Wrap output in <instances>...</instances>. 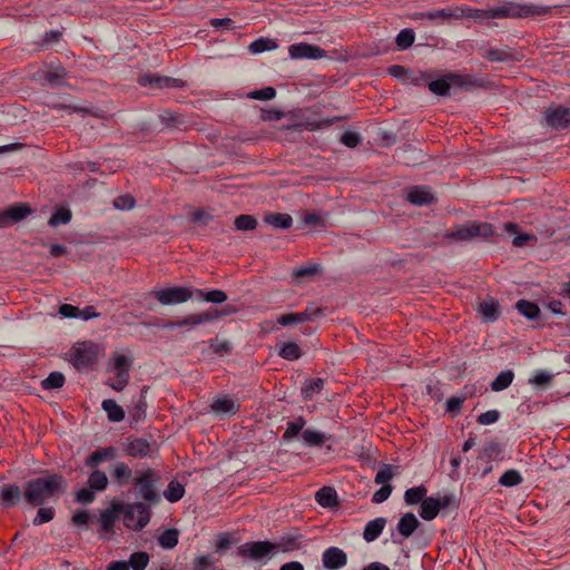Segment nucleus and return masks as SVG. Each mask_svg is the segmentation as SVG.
<instances>
[{
    "mask_svg": "<svg viewBox=\"0 0 570 570\" xmlns=\"http://www.w3.org/2000/svg\"><path fill=\"white\" fill-rule=\"evenodd\" d=\"M159 473L154 469L137 470L132 479L136 488V495L141 498L149 507L156 505L160 501L158 492Z\"/></svg>",
    "mask_w": 570,
    "mask_h": 570,
    "instance_id": "obj_2",
    "label": "nucleus"
},
{
    "mask_svg": "<svg viewBox=\"0 0 570 570\" xmlns=\"http://www.w3.org/2000/svg\"><path fill=\"white\" fill-rule=\"evenodd\" d=\"M419 524H420V522H419L417 518L413 513L409 512V513H405L399 520L397 531L404 538H409L417 529Z\"/></svg>",
    "mask_w": 570,
    "mask_h": 570,
    "instance_id": "obj_26",
    "label": "nucleus"
},
{
    "mask_svg": "<svg viewBox=\"0 0 570 570\" xmlns=\"http://www.w3.org/2000/svg\"><path fill=\"white\" fill-rule=\"evenodd\" d=\"M237 553L244 559L266 563L277 554V546L269 541H252L239 546Z\"/></svg>",
    "mask_w": 570,
    "mask_h": 570,
    "instance_id": "obj_5",
    "label": "nucleus"
},
{
    "mask_svg": "<svg viewBox=\"0 0 570 570\" xmlns=\"http://www.w3.org/2000/svg\"><path fill=\"white\" fill-rule=\"evenodd\" d=\"M396 474L395 468L390 464H384L376 473L374 482L376 484L385 485L387 484L393 476Z\"/></svg>",
    "mask_w": 570,
    "mask_h": 570,
    "instance_id": "obj_52",
    "label": "nucleus"
},
{
    "mask_svg": "<svg viewBox=\"0 0 570 570\" xmlns=\"http://www.w3.org/2000/svg\"><path fill=\"white\" fill-rule=\"evenodd\" d=\"M112 479L115 482L120 485H127L134 479L132 470L125 462H117L112 466L111 472Z\"/></svg>",
    "mask_w": 570,
    "mask_h": 570,
    "instance_id": "obj_25",
    "label": "nucleus"
},
{
    "mask_svg": "<svg viewBox=\"0 0 570 570\" xmlns=\"http://www.w3.org/2000/svg\"><path fill=\"white\" fill-rule=\"evenodd\" d=\"M101 406L107 413L109 421L121 422L124 420L125 412L114 400H104Z\"/></svg>",
    "mask_w": 570,
    "mask_h": 570,
    "instance_id": "obj_31",
    "label": "nucleus"
},
{
    "mask_svg": "<svg viewBox=\"0 0 570 570\" xmlns=\"http://www.w3.org/2000/svg\"><path fill=\"white\" fill-rule=\"evenodd\" d=\"M386 524V520L384 518H376L370 522L364 528L363 538L367 542H372L380 537L384 527Z\"/></svg>",
    "mask_w": 570,
    "mask_h": 570,
    "instance_id": "obj_27",
    "label": "nucleus"
},
{
    "mask_svg": "<svg viewBox=\"0 0 570 570\" xmlns=\"http://www.w3.org/2000/svg\"><path fill=\"white\" fill-rule=\"evenodd\" d=\"M504 230L514 234L515 236L512 239V244L515 247H523L528 243L535 244L537 236L530 233H518V225L513 223L504 224Z\"/></svg>",
    "mask_w": 570,
    "mask_h": 570,
    "instance_id": "obj_24",
    "label": "nucleus"
},
{
    "mask_svg": "<svg viewBox=\"0 0 570 570\" xmlns=\"http://www.w3.org/2000/svg\"><path fill=\"white\" fill-rule=\"evenodd\" d=\"M114 508L122 513L124 524L130 530L140 531L150 521L151 510L147 503H114Z\"/></svg>",
    "mask_w": 570,
    "mask_h": 570,
    "instance_id": "obj_3",
    "label": "nucleus"
},
{
    "mask_svg": "<svg viewBox=\"0 0 570 570\" xmlns=\"http://www.w3.org/2000/svg\"><path fill=\"white\" fill-rule=\"evenodd\" d=\"M138 82L140 86H150L153 88H178L180 87V80L163 77L157 73H146L139 77Z\"/></svg>",
    "mask_w": 570,
    "mask_h": 570,
    "instance_id": "obj_17",
    "label": "nucleus"
},
{
    "mask_svg": "<svg viewBox=\"0 0 570 570\" xmlns=\"http://www.w3.org/2000/svg\"><path fill=\"white\" fill-rule=\"evenodd\" d=\"M302 439L308 446H320L328 440V436L320 431L304 430L302 432Z\"/></svg>",
    "mask_w": 570,
    "mask_h": 570,
    "instance_id": "obj_34",
    "label": "nucleus"
},
{
    "mask_svg": "<svg viewBox=\"0 0 570 570\" xmlns=\"http://www.w3.org/2000/svg\"><path fill=\"white\" fill-rule=\"evenodd\" d=\"M478 83V80L470 75L448 73L443 78L429 83V89L439 96H445L452 86L469 87Z\"/></svg>",
    "mask_w": 570,
    "mask_h": 570,
    "instance_id": "obj_7",
    "label": "nucleus"
},
{
    "mask_svg": "<svg viewBox=\"0 0 570 570\" xmlns=\"http://www.w3.org/2000/svg\"><path fill=\"white\" fill-rule=\"evenodd\" d=\"M185 494V489L183 484H180L178 481H171L167 489L164 491V497L169 502H177L179 501Z\"/></svg>",
    "mask_w": 570,
    "mask_h": 570,
    "instance_id": "obj_46",
    "label": "nucleus"
},
{
    "mask_svg": "<svg viewBox=\"0 0 570 570\" xmlns=\"http://www.w3.org/2000/svg\"><path fill=\"white\" fill-rule=\"evenodd\" d=\"M136 200L129 195H120L114 199V207L120 210H130L135 207Z\"/></svg>",
    "mask_w": 570,
    "mask_h": 570,
    "instance_id": "obj_56",
    "label": "nucleus"
},
{
    "mask_svg": "<svg viewBox=\"0 0 570 570\" xmlns=\"http://www.w3.org/2000/svg\"><path fill=\"white\" fill-rule=\"evenodd\" d=\"M451 499L449 495L425 498L421 503L420 517L426 521L433 520L441 509L450 504Z\"/></svg>",
    "mask_w": 570,
    "mask_h": 570,
    "instance_id": "obj_11",
    "label": "nucleus"
},
{
    "mask_svg": "<svg viewBox=\"0 0 570 570\" xmlns=\"http://www.w3.org/2000/svg\"><path fill=\"white\" fill-rule=\"evenodd\" d=\"M315 499L317 503L324 508H331L337 504L336 491L330 487L320 489L315 494Z\"/></svg>",
    "mask_w": 570,
    "mask_h": 570,
    "instance_id": "obj_29",
    "label": "nucleus"
},
{
    "mask_svg": "<svg viewBox=\"0 0 570 570\" xmlns=\"http://www.w3.org/2000/svg\"><path fill=\"white\" fill-rule=\"evenodd\" d=\"M264 222L274 228L287 229L292 226L293 219L288 214L271 213L265 215Z\"/></svg>",
    "mask_w": 570,
    "mask_h": 570,
    "instance_id": "obj_28",
    "label": "nucleus"
},
{
    "mask_svg": "<svg viewBox=\"0 0 570 570\" xmlns=\"http://www.w3.org/2000/svg\"><path fill=\"white\" fill-rule=\"evenodd\" d=\"M392 485L390 484H385V485H382L377 491H375V493L373 494L372 497V501L374 503H383L384 501H386L391 493H392Z\"/></svg>",
    "mask_w": 570,
    "mask_h": 570,
    "instance_id": "obj_62",
    "label": "nucleus"
},
{
    "mask_svg": "<svg viewBox=\"0 0 570 570\" xmlns=\"http://www.w3.org/2000/svg\"><path fill=\"white\" fill-rule=\"evenodd\" d=\"M65 384V376L60 372H51L48 377L41 382L43 390L60 389Z\"/></svg>",
    "mask_w": 570,
    "mask_h": 570,
    "instance_id": "obj_49",
    "label": "nucleus"
},
{
    "mask_svg": "<svg viewBox=\"0 0 570 570\" xmlns=\"http://www.w3.org/2000/svg\"><path fill=\"white\" fill-rule=\"evenodd\" d=\"M522 480L521 474L517 470H508L501 475L499 483L503 487H514L520 484Z\"/></svg>",
    "mask_w": 570,
    "mask_h": 570,
    "instance_id": "obj_54",
    "label": "nucleus"
},
{
    "mask_svg": "<svg viewBox=\"0 0 570 570\" xmlns=\"http://www.w3.org/2000/svg\"><path fill=\"white\" fill-rule=\"evenodd\" d=\"M324 386L323 379H314L306 382V384L302 387V395L305 400H311L314 395L318 394Z\"/></svg>",
    "mask_w": 570,
    "mask_h": 570,
    "instance_id": "obj_44",
    "label": "nucleus"
},
{
    "mask_svg": "<svg viewBox=\"0 0 570 570\" xmlns=\"http://www.w3.org/2000/svg\"><path fill=\"white\" fill-rule=\"evenodd\" d=\"M239 403L230 397L229 395H218L216 396L212 404L210 410L216 415H233L239 410Z\"/></svg>",
    "mask_w": 570,
    "mask_h": 570,
    "instance_id": "obj_16",
    "label": "nucleus"
},
{
    "mask_svg": "<svg viewBox=\"0 0 570 570\" xmlns=\"http://www.w3.org/2000/svg\"><path fill=\"white\" fill-rule=\"evenodd\" d=\"M99 346L94 342L78 343L72 347V361L75 367L83 370L90 367L98 360Z\"/></svg>",
    "mask_w": 570,
    "mask_h": 570,
    "instance_id": "obj_9",
    "label": "nucleus"
},
{
    "mask_svg": "<svg viewBox=\"0 0 570 570\" xmlns=\"http://www.w3.org/2000/svg\"><path fill=\"white\" fill-rule=\"evenodd\" d=\"M405 198L416 206L428 205L434 200L431 189L425 186H414L409 188Z\"/></svg>",
    "mask_w": 570,
    "mask_h": 570,
    "instance_id": "obj_19",
    "label": "nucleus"
},
{
    "mask_svg": "<svg viewBox=\"0 0 570 570\" xmlns=\"http://www.w3.org/2000/svg\"><path fill=\"white\" fill-rule=\"evenodd\" d=\"M547 12L548 8L543 6L505 1L497 7L491 8L490 17L492 19H518L535 14H544Z\"/></svg>",
    "mask_w": 570,
    "mask_h": 570,
    "instance_id": "obj_4",
    "label": "nucleus"
},
{
    "mask_svg": "<svg viewBox=\"0 0 570 570\" xmlns=\"http://www.w3.org/2000/svg\"><path fill=\"white\" fill-rule=\"evenodd\" d=\"M340 141L346 147L353 148L360 144L361 138L357 132L347 130L342 135Z\"/></svg>",
    "mask_w": 570,
    "mask_h": 570,
    "instance_id": "obj_63",
    "label": "nucleus"
},
{
    "mask_svg": "<svg viewBox=\"0 0 570 570\" xmlns=\"http://www.w3.org/2000/svg\"><path fill=\"white\" fill-rule=\"evenodd\" d=\"M234 225L237 230H254L257 226V220L252 215H239L235 218Z\"/></svg>",
    "mask_w": 570,
    "mask_h": 570,
    "instance_id": "obj_51",
    "label": "nucleus"
},
{
    "mask_svg": "<svg viewBox=\"0 0 570 570\" xmlns=\"http://www.w3.org/2000/svg\"><path fill=\"white\" fill-rule=\"evenodd\" d=\"M43 80L51 86L58 87L66 83V70L62 67H57L53 70H49L45 73Z\"/></svg>",
    "mask_w": 570,
    "mask_h": 570,
    "instance_id": "obj_42",
    "label": "nucleus"
},
{
    "mask_svg": "<svg viewBox=\"0 0 570 570\" xmlns=\"http://www.w3.org/2000/svg\"><path fill=\"white\" fill-rule=\"evenodd\" d=\"M209 347L215 354H227L232 351V343L216 337L209 341Z\"/></svg>",
    "mask_w": 570,
    "mask_h": 570,
    "instance_id": "obj_57",
    "label": "nucleus"
},
{
    "mask_svg": "<svg viewBox=\"0 0 570 570\" xmlns=\"http://www.w3.org/2000/svg\"><path fill=\"white\" fill-rule=\"evenodd\" d=\"M494 234V228L488 223L469 222L456 226L454 230L448 232L445 238H455L460 242H468L476 237L487 238Z\"/></svg>",
    "mask_w": 570,
    "mask_h": 570,
    "instance_id": "obj_6",
    "label": "nucleus"
},
{
    "mask_svg": "<svg viewBox=\"0 0 570 570\" xmlns=\"http://www.w3.org/2000/svg\"><path fill=\"white\" fill-rule=\"evenodd\" d=\"M131 362L121 354L114 356V362L108 368L110 373H114V377H110L107 384L115 391H122L129 381V370Z\"/></svg>",
    "mask_w": 570,
    "mask_h": 570,
    "instance_id": "obj_8",
    "label": "nucleus"
},
{
    "mask_svg": "<svg viewBox=\"0 0 570 570\" xmlns=\"http://www.w3.org/2000/svg\"><path fill=\"white\" fill-rule=\"evenodd\" d=\"M279 356L287 361H296L302 356L301 347L295 342L282 343Z\"/></svg>",
    "mask_w": 570,
    "mask_h": 570,
    "instance_id": "obj_36",
    "label": "nucleus"
},
{
    "mask_svg": "<svg viewBox=\"0 0 570 570\" xmlns=\"http://www.w3.org/2000/svg\"><path fill=\"white\" fill-rule=\"evenodd\" d=\"M118 450L114 446L101 448L94 451L86 460L88 468H96L105 461H112L117 458Z\"/></svg>",
    "mask_w": 570,
    "mask_h": 570,
    "instance_id": "obj_20",
    "label": "nucleus"
},
{
    "mask_svg": "<svg viewBox=\"0 0 570 570\" xmlns=\"http://www.w3.org/2000/svg\"><path fill=\"white\" fill-rule=\"evenodd\" d=\"M179 321H180L181 327H185V326L194 327L197 325L210 323V316L207 315V312H204V313H197V314H189Z\"/></svg>",
    "mask_w": 570,
    "mask_h": 570,
    "instance_id": "obj_45",
    "label": "nucleus"
},
{
    "mask_svg": "<svg viewBox=\"0 0 570 570\" xmlns=\"http://www.w3.org/2000/svg\"><path fill=\"white\" fill-rule=\"evenodd\" d=\"M305 424L306 422L302 416H298L293 421H289L283 434V439L286 441L292 440L304 429Z\"/></svg>",
    "mask_w": 570,
    "mask_h": 570,
    "instance_id": "obj_47",
    "label": "nucleus"
},
{
    "mask_svg": "<svg viewBox=\"0 0 570 570\" xmlns=\"http://www.w3.org/2000/svg\"><path fill=\"white\" fill-rule=\"evenodd\" d=\"M322 563L325 569L337 570L347 563V556L342 549L330 547L322 554Z\"/></svg>",
    "mask_w": 570,
    "mask_h": 570,
    "instance_id": "obj_14",
    "label": "nucleus"
},
{
    "mask_svg": "<svg viewBox=\"0 0 570 570\" xmlns=\"http://www.w3.org/2000/svg\"><path fill=\"white\" fill-rule=\"evenodd\" d=\"M277 546V553L294 551L299 548L301 542L298 537L283 538L279 542H275Z\"/></svg>",
    "mask_w": 570,
    "mask_h": 570,
    "instance_id": "obj_55",
    "label": "nucleus"
},
{
    "mask_svg": "<svg viewBox=\"0 0 570 570\" xmlns=\"http://www.w3.org/2000/svg\"><path fill=\"white\" fill-rule=\"evenodd\" d=\"M414 39H415L414 31L412 29L407 28V29H403L399 32V35L396 36L395 42H396V46L401 50H404L413 45Z\"/></svg>",
    "mask_w": 570,
    "mask_h": 570,
    "instance_id": "obj_50",
    "label": "nucleus"
},
{
    "mask_svg": "<svg viewBox=\"0 0 570 570\" xmlns=\"http://www.w3.org/2000/svg\"><path fill=\"white\" fill-rule=\"evenodd\" d=\"M213 219V215L205 209H198L190 214V222L200 226H206Z\"/></svg>",
    "mask_w": 570,
    "mask_h": 570,
    "instance_id": "obj_60",
    "label": "nucleus"
},
{
    "mask_svg": "<svg viewBox=\"0 0 570 570\" xmlns=\"http://www.w3.org/2000/svg\"><path fill=\"white\" fill-rule=\"evenodd\" d=\"M277 48V42L269 38H259L253 41L248 49L252 53H262L264 51L274 50Z\"/></svg>",
    "mask_w": 570,
    "mask_h": 570,
    "instance_id": "obj_40",
    "label": "nucleus"
},
{
    "mask_svg": "<svg viewBox=\"0 0 570 570\" xmlns=\"http://www.w3.org/2000/svg\"><path fill=\"white\" fill-rule=\"evenodd\" d=\"M514 373L511 370H505L499 373V375L492 381L491 390L494 392H501L508 389L513 382Z\"/></svg>",
    "mask_w": 570,
    "mask_h": 570,
    "instance_id": "obj_33",
    "label": "nucleus"
},
{
    "mask_svg": "<svg viewBox=\"0 0 570 570\" xmlns=\"http://www.w3.org/2000/svg\"><path fill=\"white\" fill-rule=\"evenodd\" d=\"M118 512H119V510H116L114 508V504L111 505V509H107L101 512L99 522H100L101 529L105 532H109L112 530Z\"/></svg>",
    "mask_w": 570,
    "mask_h": 570,
    "instance_id": "obj_48",
    "label": "nucleus"
},
{
    "mask_svg": "<svg viewBox=\"0 0 570 570\" xmlns=\"http://www.w3.org/2000/svg\"><path fill=\"white\" fill-rule=\"evenodd\" d=\"M321 314H322L321 308L314 307V306H307L301 313H288V314L281 315L277 318V322L283 326H288V325H293V324L313 321Z\"/></svg>",
    "mask_w": 570,
    "mask_h": 570,
    "instance_id": "obj_12",
    "label": "nucleus"
},
{
    "mask_svg": "<svg viewBox=\"0 0 570 570\" xmlns=\"http://www.w3.org/2000/svg\"><path fill=\"white\" fill-rule=\"evenodd\" d=\"M196 294L202 297L204 301L215 304H222L227 299V295L224 291L213 289V291H204L196 289Z\"/></svg>",
    "mask_w": 570,
    "mask_h": 570,
    "instance_id": "obj_41",
    "label": "nucleus"
},
{
    "mask_svg": "<svg viewBox=\"0 0 570 570\" xmlns=\"http://www.w3.org/2000/svg\"><path fill=\"white\" fill-rule=\"evenodd\" d=\"M276 90L273 87H265L247 94V97L256 100H271L275 97Z\"/></svg>",
    "mask_w": 570,
    "mask_h": 570,
    "instance_id": "obj_59",
    "label": "nucleus"
},
{
    "mask_svg": "<svg viewBox=\"0 0 570 570\" xmlns=\"http://www.w3.org/2000/svg\"><path fill=\"white\" fill-rule=\"evenodd\" d=\"M149 554L145 551H138L130 554L129 560L127 561L129 564V569L132 570H145L149 563Z\"/></svg>",
    "mask_w": 570,
    "mask_h": 570,
    "instance_id": "obj_39",
    "label": "nucleus"
},
{
    "mask_svg": "<svg viewBox=\"0 0 570 570\" xmlns=\"http://www.w3.org/2000/svg\"><path fill=\"white\" fill-rule=\"evenodd\" d=\"M67 489V482L60 474L37 478L24 484L23 495L31 505H42L49 499H56Z\"/></svg>",
    "mask_w": 570,
    "mask_h": 570,
    "instance_id": "obj_1",
    "label": "nucleus"
},
{
    "mask_svg": "<svg viewBox=\"0 0 570 570\" xmlns=\"http://www.w3.org/2000/svg\"><path fill=\"white\" fill-rule=\"evenodd\" d=\"M70 219H71V212L66 208H60L51 215V217L49 219V225L52 227H57L59 225L68 224L70 222Z\"/></svg>",
    "mask_w": 570,
    "mask_h": 570,
    "instance_id": "obj_53",
    "label": "nucleus"
},
{
    "mask_svg": "<svg viewBox=\"0 0 570 570\" xmlns=\"http://www.w3.org/2000/svg\"><path fill=\"white\" fill-rule=\"evenodd\" d=\"M500 417V413L497 410H490L484 413H482L478 417V422L482 425H489L495 423Z\"/></svg>",
    "mask_w": 570,
    "mask_h": 570,
    "instance_id": "obj_64",
    "label": "nucleus"
},
{
    "mask_svg": "<svg viewBox=\"0 0 570 570\" xmlns=\"http://www.w3.org/2000/svg\"><path fill=\"white\" fill-rule=\"evenodd\" d=\"M517 309L529 320H534L540 314L538 305L525 299H521L517 303Z\"/></svg>",
    "mask_w": 570,
    "mask_h": 570,
    "instance_id": "obj_43",
    "label": "nucleus"
},
{
    "mask_svg": "<svg viewBox=\"0 0 570 570\" xmlns=\"http://www.w3.org/2000/svg\"><path fill=\"white\" fill-rule=\"evenodd\" d=\"M478 312L485 322H494L500 316L499 304L494 298L481 302Z\"/></svg>",
    "mask_w": 570,
    "mask_h": 570,
    "instance_id": "obj_23",
    "label": "nucleus"
},
{
    "mask_svg": "<svg viewBox=\"0 0 570 570\" xmlns=\"http://www.w3.org/2000/svg\"><path fill=\"white\" fill-rule=\"evenodd\" d=\"M55 512L51 508H40L33 519L35 525L47 523L53 519Z\"/></svg>",
    "mask_w": 570,
    "mask_h": 570,
    "instance_id": "obj_61",
    "label": "nucleus"
},
{
    "mask_svg": "<svg viewBox=\"0 0 570 570\" xmlns=\"http://www.w3.org/2000/svg\"><path fill=\"white\" fill-rule=\"evenodd\" d=\"M150 452V444L145 439H136L127 445V453L130 456H147Z\"/></svg>",
    "mask_w": 570,
    "mask_h": 570,
    "instance_id": "obj_30",
    "label": "nucleus"
},
{
    "mask_svg": "<svg viewBox=\"0 0 570 570\" xmlns=\"http://www.w3.org/2000/svg\"><path fill=\"white\" fill-rule=\"evenodd\" d=\"M459 7H446L442 9L431 10L428 12L420 13V18L429 19V20H436L441 19L442 21H450V20H459L460 13H459Z\"/></svg>",
    "mask_w": 570,
    "mask_h": 570,
    "instance_id": "obj_22",
    "label": "nucleus"
},
{
    "mask_svg": "<svg viewBox=\"0 0 570 570\" xmlns=\"http://www.w3.org/2000/svg\"><path fill=\"white\" fill-rule=\"evenodd\" d=\"M460 19L468 18L473 20H489L492 19L490 9H478L470 7H459Z\"/></svg>",
    "mask_w": 570,
    "mask_h": 570,
    "instance_id": "obj_32",
    "label": "nucleus"
},
{
    "mask_svg": "<svg viewBox=\"0 0 570 570\" xmlns=\"http://www.w3.org/2000/svg\"><path fill=\"white\" fill-rule=\"evenodd\" d=\"M178 538L179 531L177 529H167L158 537V543L161 548L169 550L177 546Z\"/></svg>",
    "mask_w": 570,
    "mask_h": 570,
    "instance_id": "obj_35",
    "label": "nucleus"
},
{
    "mask_svg": "<svg viewBox=\"0 0 570 570\" xmlns=\"http://www.w3.org/2000/svg\"><path fill=\"white\" fill-rule=\"evenodd\" d=\"M20 498L21 491L17 484H4L0 490V507L8 509L17 504Z\"/></svg>",
    "mask_w": 570,
    "mask_h": 570,
    "instance_id": "obj_21",
    "label": "nucleus"
},
{
    "mask_svg": "<svg viewBox=\"0 0 570 570\" xmlns=\"http://www.w3.org/2000/svg\"><path fill=\"white\" fill-rule=\"evenodd\" d=\"M288 53L292 59H320L325 56V51L322 48L306 42L289 46Z\"/></svg>",
    "mask_w": 570,
    "mask_h": 570,
    "instance_id": "obj_13",
    "label": "nucleus"
},
{
    "mask_svg": "<svg viewBox=\"0 0 570 570\" xmlns=\"http://www.w3.org/2000/svg\"><path fill=\"white\" fill-rule=\"evenodd\" d=\"M426 492L428 490L424 485L407 489L404 493V501L409 505L422 503V501L425 499Z\"/></svg>",
    "mask_w": 570,
    "mask_h": 570,
    "instance_id": "obj_37",
    "label": "nucleus"
},
{
    "mask_svg": "<svg viewBox=\"0 0 570 570\" xmlns=\"http://www.w3.org/2000/svg\"><path fill=\"white\" fill-rule=\"evenodd\" d=\"M108 478L104 471L95 470L88 478V487L95 491H104L107 489Z\"/></svg>",
    "mask_w": 570,
    "mask_h": 570,
    "instance_id": "obj_38",
    "label": "nucleus"
},
{
    "mask_svg": "<svg viewBox=\"0 0 570 570\" xmlns=\"http://www.w3.org/2000/svg\"><path fill=\"white\" fill-rule=\"evenodd\" d=\"M30 213L29 208L22 205H14L0 213V227L7 228L9 225L20 222Z\"/></svg>",
    "mask_w": 570,
    "mask_h": 570,
    "instance_id": "obj_18",
    "label": "nucleus"
},
{
    "mask_svg": "<svg viewBox=\"0 0 570 570\" xmlns=\"http://www.w3.org/2000/svg\"><path fill=\"white\" fill-rule=\"evenodd\" d=\"M237 312H238V308L235 305L227 304L224 307H222L220 309L208 311L207 315L210 316V322H214L220 317L234 315Z\"/></svg>",
    "mask_w": 570,
    "mask_h": 570,
    "instance_id": "obj_58",
    "label": "nucleus"
},
{
    "mask_svg": "<svg viewBox=\"0 0 570 570\" xmlns=\"http://www.w3.org/2000/svg\"><path fill=\"white\" fill-rule=\"evenodd\" d=\"M544 118L551 128H567L570 125V109L563 107L550 108L544 112Z\"/></svg>",
    "mask_w": 570,
    "mask_h": 570,
    "instance_id": "obj_15",
    "label": "nucleus"
},
{
    "mask_svg": "<svg viewBox=\"0 0 570 570\" xmlns=\"http://www.w3.org/2000/svg\"><path fill=\"white\" fill-rule=\"evenodd\" d=\"M153 295L163 305H175L185 303L193 297V291L187 287L171 286L166 288L155 289Z\"/></svg>",
    "mask_w": 570,
    "mask_h": 570,
    "instance_id": "obj_10",
    "label": "nucleus"
}]
</instances>
